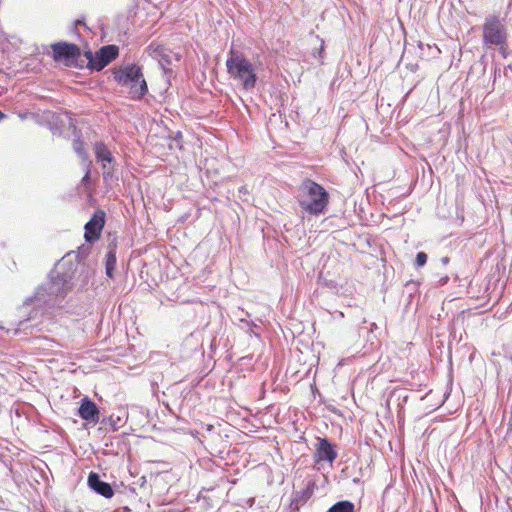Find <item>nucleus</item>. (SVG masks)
I'll use <instances>...</instances> for the list:
<instances>
[{"mask_svg": "<svg viewBox=\"0 0 512 512\" xmlns=\"http://www.w3.org/2000/svg\"><path fill=\"white\" fill-rule=\"evenodd\" d=\"M73 149L80 157L84 159L87 158L84 142L80 138H77L73 141Z\"/></svg>", "mask_w": 512, "mask_h": 512, "instance_id": "obj_15", "label": "nucleus"}, {"mask_svg": "<svg viewBox=\"0 0 512 512\" xmlns=\"http://www.w3.org/2000/svg\"><path fill=\"white\" fill-rule=\"evenodd\" d=\"M337 458V452L334 447L326 438H319L314 453V460L316 463L327 461L334 462Z\"/></svg>", "mask_w": 512, "mask_h": 512, "instance_id": "obj_10", "label": "nucleus"}, {"mask_svg": "<svg viewBox=\"0 0 512 512\" xmlns=\"http://www.w3.org/2000/svg\"><path fill=\"white\" fill-rule=\"evenodd\" d=\"M482 39L486 48L496 46L504 58L507 56V31L498 16L491 15L485 18L482 26Z\"/></svg>", "mask_w": 512, "mask_h": 512, "instance_id": "obj_5", "label": "nucleus"}, {"mask_svg": "<svg viewBox=\"0 0 512 512\" xmlns=\"http://www.w3.org/2000/svg\"><path fill=\"white\" fill-rule=\"evenodd\" d=\"M93 148L97 161L102 163H111L113 161L114 158L111 151L103 142L94 143ZM103 168H105V164H103Z\"/></svg>", "mask_w": 512, "mask_h": 512, "instance_id": "obj_12", "label": "nucleus"}, {"mask_svg": "<svg viewBox=\"0 0 512 512\" xmlns=\"http://www.w3.org/2000/svg\"><path fill=\"white\" fill-rule=\"evenodd\" d=\"M119 55V48L116 45H106L100 48L95 55L91 51H86V67L100 71Z\"/></svg>", "mask_w": 512, "mask_h": 512, "instance_id": "obj_6", "label": "nucleus"}, {"mask_svg": "<svg viewBox=\"0 0 512 512\" xmlns=\"http://www.w3.org/2000/svg\"><path fill=\"white\" fill-rule=\"evenodd\" d=\"M88 484L98 494L105 498H111L114 495V491L109 483L100 480L97 473L91 472L88 476Z\"/></svg>", "mask_w": 512, "mask_h": 512, "instance_id": "obj_11", "label": "nucleus"}, {"mask_svg": "<svg viewBox=\"0 0 512 512\" xmlns=\"http://www.w3.org/2000/svg\"><path fill=\"white\" fill-rule=\"evenodd\" d=\"M4 117H5V114H4L2 111H0V121H1L2 119H4Z\"/></svg>", "mask_w": 512, "mask_h": 512, "instance_id": "obj_19", "label": "nucleus"}, {"mask_svg": "<svg viewBox=\"0 0 512 512\" xmlns=\"http://www.w3.org/2000/svg\"><path fill=\"white\" fill-rule=\"evenodd\" d=\"M116 262H117V259H116V244H110L109 245L108 253L106 255V263H105L106 275L109 278H113V273H114V270H115Z\"/></svg>", "mask_w": 512, "mask_h": 512, "instance_id": "obj_13", "label": "nucleus"}, {"mask_svg": "<svg viewBox=\"0 0 512 512\" xmlns=\"http://www.w3.org/2000/svg\"><path fill=\"white\" fill-rule=\"evenodd\" d=\"M113 77L119 85L129 89L128 93L133 100L142 99L148 92L142 70L136 64L114 68Z\"/></svg>", "mask_w": 512, "mask_h": 512, "instance_id": "obj_3", "label": "nucleus"}, {"mask_svg": "<svg viewBox=\"0 0 512 512\" xmlns=\"http://www.w3.org/2000/svg\"><path fill=\"white\" fill-rule=\"evenodd\" d=\"M328 512H354V504L350 501H340L330 507Z\"/></svg>", "mask_w": 512, "mask_h": 512, "instance_id": "obj_14", "label": "nucleus"}, {"mask_svg": "<svg viewBox=\"0 0 512 512\" xmlns=\"http://www.w3.org/2000/svg\"><path fill=\"white\" fill-rule=\"evenodd\" d=\"M146 51L150 57L157 60L164 72L171 71L172 64V51L166 48L164 45L152 42L146 48Z\"/></svg>", "mask_w": 512, "mask_h": 512, "instance_id": "obj_8", "label": "nucleus"}, {"mask_svg": "<svg viewBox=\"0 0 512 512\" xmlns=\"http://www.w3.org/2000/svg\"><path fill=\"white\" fill-rule=\"evenodd\" d=\"M226 68L229 76L237 81L244 90H253L257 83L256 67L235 49H230L229 57L226 60Z\"/></svg>", "mask_w": 512, "mask_h": 512, "instance_id": "obj_2", "label": "nucleus"}, {"mask_svg": "<svg viewBox=\"0 0 512 512\" xmlns=\"http://www.w3.org/2000/svg\"><path fill=\"white\" fill-rule=\"evenodd\" d=\"M50 56L57 64L68 68L83 69L86 58L83 59L81 48L67 41H59L50 45Z\"/></svg>", "mask_w": 512, "mask_h": 512, "instance_id": "obj_4", "label": "nucleus"}, {"mask_svg": "<svg viewBox=\"0 0 512 512\" xmlns=\"http://www.w3.org/2000/svg\"><path fill=\"white\" fill-rule=\"evenodd\" d=\"M297 200L303 211L317 216L326 211L330 196L322 185L306 178L299 185Z\"/></svg>", "mask_w": 512, "mask_h": 512, "instance_id": "obj_1", "label": "nucleus"}, {"mask_svg": "<svg viewBox=\"0 0 512 512\" xmlns=\"http://www.w3.org/2000/svg\"><path fill=\"white\" fill-rule=\"evenodd\" d=\"M90 181V170L88 169L82 178V183L87 184Z\"/></svg>", "mask_w": 512, "mask_h": 512, "instance_id": "obj_17", "label": "nucleus"}, {"mask_svg": "<svg viewBox=\"0 0 512 512\" xmlns=\"http://www.w3.org/2000/svg\"><path fill=\"white\" fill-rule=\"evenodd\" d=\"M311 494H312V489L307 488V491H306V497H307V498H308V497H310V496H311Z\"/></svg>", "mask_w": 512, "mask_h": 512, "instance_id": "obj_18", "label": "nucleus"}, {"mask_svg": "<svg viewBox=\"0 0 512 512\" xmlns=\"http://www.w3.org/2000/svg\"><path fill=\"white\" fill-rule=\"evenodd\" d=\"M174 56H175V60H176V61H179V60H180V55H178V54H174Z\"/></svg>", "mask_w": 512, "mask_h": 512, "instance_id": "obj_20", "label": "nucleus"}, {"mask_svg": "<svg viewBox=\"0 0 512 512\" xmlns=\"http://www.w3.org/2000/svg\"><path fill=\"white\" fill-rule=\"evenodd\" d=\"M427 254L424 253V252H418L417 255H416V266L417 267H422L426 264L427 262Z\"/></svg>", "mask_w": 512, "mask_h": 512, "instance_id": "obj_16", "label": "nucleus"}, {"mask_svg": "<svg viewBox=\"0 0 512 512\" xmlns=\"http://www.w3.org/2000/svg\"><path fill=\"white\" fill-rule=\"evenodd\" d=\"M78 416L88 423L97 424L100 418V411L96 403L88 397H84L80 401Z\"/></svg>", "mask_w": 512, "mask_h": 512, "instance_id": "obj_9", "label": "nucleus"}, {"mask_svg": "<svg viewBox=\"0 0 512 512\" xmlns=\"http://www.w3.org/2000/svg\"><path fill=\"white\" fill-rule=\"evenodd\" d=\"M106 214L103 210H97L91 219L86 223L84 238L88 243L96 242L102 233L105 225Z\"/></svg>", "mask_w": 512, "mask_h": 512, "instance_id": "obj_7", "label": "nucleus"}]
</instances>
